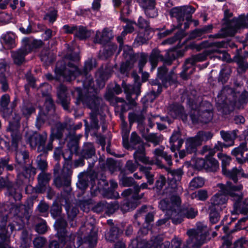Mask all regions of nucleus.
<instances>
[{
	"instance_id": "nucleus-1",
	"label": "nucleus",
	"mask_w": 248,
	"mask_h": 248,
	"mask_svg": "<svg viewBox=\"0 0 248 248\" xmlns=\"http://www.w3.org/2000/svg\"><path fill=\"white\" fill-rule=\"evenodd\" d=\"M79 60L78 54L74 53L66 56L64 60L59 61L56 64L55 70L57 78L62 77L63 80L70 81L77 77V81L81 80L82 83L83 90H82L79 87L82 94H91L89 92L90 88L94 89L95 93H98V89L105 86V82L108 79V75L101 72H98L96 76H98V78L96 80L97 87H94L93 78L89 72L96 67V60L93 59L88 60L85 62L84 66L81 70H79L74 63Z\"/></svg>"
},
{
	"instance_id": "nucleus-2",
	"label": "nucleus",
	"mask_w": 248,
	"mask_h": 248,
	"mask_svg": "<svg viewBox=\"0 0 248 248\" xmlns=\"http://www.w3.org/2000/svg\"><path fill=\"white\" fill-rule=\"evenodd\" d=\"M94 89L90 88V94H82L79 88H77L72 93L73 95L76 98V103L78 105L82 103L92 109L90 113L91 127L92 129L97 130L99 128L97 115L99 109L103 107L102 98L95 93Z\"/></svg>"
},
{
	"instance_id": "nucleus-3",
	"label": "nucleus",
	"mask_w": 248,
	"mask_h": 248,
	"mask_svg": "<svg viewBox=\"0 0 248 248\" xmlns=\"http://www.w3.org/2000/svg\"><path fill=\"white\" fill-rule=\"evenodd\" d=\"M217 186L219 188V192L215 194L210 199V207L217 209H222L228 200L227 195H229L233 201H238L241 197L242 188L241 185L234 186L231 182H227L225 185L220 183Z\"/></svg>"
},
{
	"instance_id": "nucleus-4",
	"label": "nucleus",
	"mask_w": 248,
	"mask_h": 248,
	"mask_svg": "<svg viewBox=\"0 0 248 248\" xmlns=\"http://www.w3.org/2000/svg\"><path fill=\"white\" fill-rule=\"evenodd\" d=\"M187 233L189 239L186 241V244L184 245L182 248H189V246L196 248L201 246L209 239V229L202 222L197 223L196 229L188 230ZM171 243L172 248H181V240L175 238L172 240Z\"/></svg>"
},
{
	"instance_id": "nucleus-5",
	"label": "nucleus",
	"mask_w": 248,
	"mask_h": 248,
	"mask_svg": "<svg viewBox=\"0 0 248 248\" xmlns=\"http://www.w3.org/2000/svg\"><path fill=\"white\" fill-rule=\"evenodd\" d=\"M70 144V143L68 144L70 152L67 158H66L65 154L63 155V158L65 159V163L63 165L62 173L60 176L57 177L54 180V183L56 186L58 188L62 186L65 187L66 188L67 193L70 191L71 176L72 173V171L69 168V166L71 165L72 155V152H76L78 150V143L76 140L74 141L73 145L72 146H71Z\"/></svg>"
},
{
	"instance_id": "nucleus-6",
	"label": "nucleus",
	"mask_w": 248,
	"mask_h": 248,
	"mask_svg": "<svg viewBox=\"0 0 248 248\" xmlns=\"http://www.w3.org/2000/svg\"><path fill=\"white\" fill-rule=\"evenodd\" d=\"M244 28H248V14L246 16H241L238 18H233L225 28H222L213 36L215 38H221L232 36L234 35L238 29Z\"/></svg>"
},
{
	"instance_id": "nucleus-7",
	"label": "nucleus",
	"mask_w": 248,
	"mask_h": 248,
	"mask_svg": "<svg viewBox=\"0 0 248 248\" xmlns=\"http://www.w3.org/2000/svg\"><path fill=\"white\" fill-rule=\"evenodd\" d=\"M218 49L206 50L202 53L197 55H192L187 59L183 66V70L180 74L181 77L184 79H186L195 71L193 67L194 64L198 62H201L205 61L207 57L214 52H218Z\"/></svg>"
},
{
	"instance_id": "nucleus-8",
	"label": "nucleus",
	"mask_w": 248,
	"mask_h": 248,
	"mask_svg": "<svg viewBox=\"0 0 248 248\" xmlns=\"http://www.w3.org/2000/svg\"><path fill=\"white\" fill-rule=\"evenodd\" d=\"M180 204V198L178 196H172L170 202L168 199H163L160 202L159 207L162 211H166V215L171 217L174 224H179L182 222V219L176 218L175 216L179 209Z\"/></svg>"
},
{
	"instance_id": "nucleus-9",
	"label": "nucleus",
	"mask_w": 248,
	"mask_h": 248,
	"mask_svg": "<svg viewBox=\"0 0 248 248\" xmlns=\"http://www.w3.org/2000/svg\"><path fill=\"white\" fill-rule=\"evenodd\" d=\"M217 156L221 161L223 174L228 178L232 180L234 183L237 182L238 175L244 177H247V175L244 173L243 170L240 167L238 168L234 167L231 170H227L226 167L229 165L231 159L230 156L222 153H218Z\"/></svg>"
},
{
	"instance_id": "nucleus-10",
	"label": "nucleus",
	"mask_w": 248,
	"mask_h": 248,
	"mask_svg": "<svg viewBox=\"0 0 248 248\" xmlns=\"http://www.w3.org/2000/svg\"><path fill=\"white\" fill-rule=\"evenodd\" d=\"M168 55L171 58H165L161 54V51L157 48L153 49L149 56V62L152 65L151 69H154L157 66L159 61L163 62L164 64L170 65L173 60L176 57L182 56L183 54L180 51H171Z\"/></svg>"
},
{
	"instance_id": "nucleus-11",
	"label": "nucleus",
	"mask_w": 248,
	"mask_h": 248,
	"mask_svg": "<svg viewBox=\"0 0 248 248\" xmlns=\"http://www.w3.org/2000/svg\"><path fill=\"white\" fill-rule=\"evenodd\" d=\"M162 237L158 236L147 243L145 240L139 241L138 239L132 240L129 248H170V243L166 241L160 244L162 242Z\"/></svg>"
},
{
	"instance_id": "nucleus-12",
	"label": "nucleus",
	"mask_w": 248,
	"mask_h": 248,
	"mask_svg": "<svg viewBox=\"0 0 248 248\" xmlns=\"http://www.w3.org/2000/svg\"><path fill=\"white\" fill-rule=\"evenodd\" d=\"M195 12V9L191 6H183L172 8L170 11L171 17L176 18L178 24L177 28H180L182 22L185 18L189 21L192 18V14Z\"/></svg>"
},
{
	"instance_id": "nucleus-13",
	"label": "nucleus",
	"mask_w": 248,
	"mask_h": 248,
	"mask_svg": "<svg viewBox=\"0 0 248 248\" xmlns=\"http://www.w3.org/2000/svg\"><path fill=\"white\" fill-rule=\"evenodd\" d=\"M95 219L91 217H88L84 225L81 228L82 231H84V229L87 228L86 233L88 235L84 239L83 243L88 245L90 248H93L96 244V230L95 229Z\"/></svg>"
},
{
	"instance_id": "nucleus-14",
	"label": "nucleus",
	"mask_w": 248,
	"mask_h": 248,
	"mask_svg": "<svg viewBox=\"0 0 248 248\" xmlns=\"http://www.w3.org/2000/svg\"><path fill=\"white\" fill-rule=\"evenodd\" d=\"M148 184L146 183H143L140 186L136 185L134 186V193L132 198L134 201L131 202L127 201L124 202L122 207V211L123 212H127L130 209H135L139 204V200L142 199L144 194L143 193L140 194V190L148 189Z\"/></svg>"
},
{
	"instance_id": "nucleus-15",
	"label": "nucleus",
	"mask_w": 248,
	"mask_h": 248,
	"mask_svg": "<svg viewBox=\"0 0 248 248\" xmlns=\"http://www.w3.org/2000/svg\"><path fill=\"white\" fill-rule=\"evenodd\" d=\"M229 91H231L229 88H223L216 98L217 107L223 114L228 113L231 107H232L231 104L229 103V101L226 96V93Z\"/></svg>"
},
{
	"instance_id": "nucleus-16",
	"label": "nucleus",
	"mask_w": 248,
	"mask_h": 248,
	"mask_svg": "<svg viewBox=\"0 0 248 248\" xmlns=\"http://www.w3.org/2000/svg\"><path fill=\"white\" fill-rule=\"evenodd\" d=\"M123 87L124 93L126 94V99L129 103L132 105H135L136 104L135 100L140 94V84L139 83H136L132 85L123 83Z\"/></svg>"
},
{
	"instance_id": "nucleus-17",
	"label": "nucleus",
	"mask_w": 248,
	"mask_h": 248,
	"mask_svg": "<svg viewBox=\"0 0 248 248\" xmlns=\"http://www.w3.org/2000/svg\"><path fill=\"white\" fill-rule=\"evenodd\" d=\"M47 137V135L46 132L42 134L35 132L29 137L28 141L31 148L37 147V151L40 152L44 149L43 144H45Z\"/></svg>"
},
{
	"instance_id": "nucleus-18",
	"label": "nucleus",
	"mask_w": 248,
	"mask_h": 248,
	"mask_svg": "<svg viewBox=\"0 0 248 248\" xmlns=\"http://www.w3.org/2000/svg\"><path fill=\"white\" fill-rule=\"evenodd\" d=\"M187 103L192 109L191 112H193L194 110H196L198 113L213 111L212 105L208 101H202L198 105L197 102H195L194 99L190 97L187 99Z\"/></svg>"
},
{
	"instance_id": "nucleus-19",
	"label": "nucleus",
	"mask_w": 248,
	"mask_h": 248,
	"mask_svg": "<svg viewBox=\"0 0 248 248\" xmlns=\"http://www.w3.org/2000/svg\"><path fill=\"white\" fill-rule=\"evenodd\" d=\"M57 93L58 103H60L64 109H68L70 98L68 96V91L66 87L63 85H60L57 88Z\"/></svg>"
},
{
	"instance_id": "nucleus-20",
	"label": "nucleus",
	"mask_w": 248,
	"mask_h": 248,
	"mask_svg": "<svg viewBox=\"0 0 248 248\" xmlns=\"http://www.w3.org/2000/svg\"><path fill=\"white\" fill-rule=\"evenodd\" d=\"M114 37L111 30L106 28L101 31H97L94 37L93 42L95 43L104 44L108 43Z\"/></svg>"
},
{
	"instance_id": "nucleus-21",
	"label": "nucleus",
	"mask_w": 248,
	"mask_h": 248,
	"mask_svg": "<svg viewBox=\"0 0 248 248\" xmlns=\"http://www.w3.org/2000/svg\"><path fill=\"white\" fill-rule=\"evenodd\" d=\"M213 117V111L198 113L196 110L190 112V117L193 124L199 122L207 123L212 120Z\"/></svg>"
},
{
	"instance_id": "nucleus-22",
	"label": "nucleus",
	"mask_w": 248,
	"mask_h": 248,
	"mask_svg": "<svg viewBox=\"0 0 248 248\" xmlns=\"http://www.w3.org/2000/svg\"><path fill=\"white\" fill-rule=\"evenodd\" d=\"M168 69L165 65L159 67L158 68L157 78L162 81V85L167 87L168 82H173L175 81L176 76L172 72L170 75H167Z\"/></svg>"
},
{
	"instance_id": "nucleus-23",
	"label": "nucleus",
	"mask_w": 248,
	"mask_h": 248,
	"mask_svg": "<svg viewBox=\"0 0 248 248\" xmlns=\"http://www.w3.org/2000/svg\"><path fill=\"white\" fill-rule=\"evenodd\" d=\"M135 150L136 151L133 154V157L136 163L140 161L143 163L150 165L155 163L153 159L150 160L149 158L145 155V149L144 145H140L139 147Z\"/></svg>"
},
{
	"instance_id": "nucleus-24",
	"label": "nucleus",
	"mask_w": 248,
	"mask_h": 248,
	"mask_svg": "<svg viewBox=\"0 0 248 248\" xmlns=\"http://www.w3.org/2000/svg\"><path fill=\"white\" fill-rule=\"evenodd\" d=\"M185 144V150L181 151L179 153L180 157H184L186 152L187 154L195 153L197 151V147L200 146L194 137L186 139Z\"/></svg>"
},
{
	"instance_id": "nucleus-25",
	"label": "nucleus",
	"mask_w": 248,
	"mask_h": 248,
	"mask_svg": "<svg viewBox=\"0 0 248 248\" xmlns=\"http://www.w3.org/2000/svg\"><path fill=\"white\" fill-rule=\"evenodd\" d=\"M123 145L124 147L127 149L134 150L137 149L140 145L144 144L140 137L136 132H133L131 134L130 141H128V140H124Z\"/></svg>"
},
{
	"instance_id": "nucleus-26",
	"label": "nucleus",
	"mask_w": 248,
	"mask_h": 248,
	"mask_svg": "<svg viewBox=\"0 0 248 248\" xmlns=\"http://www.w3.org/2000/svg\"><path fill=\"white\" fill-rule=\"evenodd\" d=\"M29 53L26 48L23 46L16 51L11 52V57L15 64L19 65L25 61V56Z\"/></svg>"
},
{
	"instance_id": "nucleus-27",
	"label": "nucleus",
	"mask_w": 248,
	"mask_h": 248,
	"mask_svg": "<svg viewBox=\"0 0 248 248\" xmlns=\"http://www.w3.org/2000/svg\"><path fill=\"white\" fill-rule=\"evenodd\" d=\"M170 115L173 118L180 117L183 122H186L187 115L185 113L182 106L179 104H173L170 107L169 112Z\"/></svg>"
},
{
	"instance_id": "nucleus-28",
	"label": "nucleus",
	"mask_w": 248,
	"mask_h": 248,
	"mask_svg": "<svg viewBox=\"0 0 248 248\" xmlns=\"http://www.w3.org/2000/svg\"><path fill=\"white\" fill-rule=\"evenodd\" d=\"M67 223L66 221L63 218H60L58 219L55 224V226L57 230V234L59 237V241H61L62 243L63 239H68L69 236L66 234V227Z\"/></svg>"
},
{
	"instance_id": "nucleus-29",
	"label": "nucleus",
	"mask_w": 248,
	"mask_h": 248,
	"mask_svg": "<svg viewBox=\"0 0 248 248\" xmlns=\"http://www.w3.org/2000/svg\"><path fill=\"white\" fill-rule=\"evenodd\" d=\"M170 150L174 152L176 150H179L182 147L184 141L181 138L179 131H174L170 138Z\"/></svg>"
},
{
	"instance_id": "nucleus-30",
	"label": "nucleus",
	"mask_w": 248,
	"mask_h": 248,
	"mask_svg": "<svg viewBox=\"0 0 248 248\" xmlns=\"http://www.w3.org/2000/svg\"><path fill=\"white\" fill-rule=\"evenodd\" d=\"M164 147L160 146L159 147L155 149L153 151L154 158L155 159V160L153 159L155 162L154 164L160 165V162L157 159V157L159 156L164 158L169 165L170 166L172 164L171 155H168L166 152L164 151Z\"/></svg>"
},
{
	"instance_id": "nucleus-31",
	"label": "nucleus",
	"mask_w": 248,
	"mask_h": 248,
	"mask_svg": "<svg viewBox=\"0 0 248 248\" xmlns=\"http://www.w3.org/2000/svg\"><path fill=\"white\" fill-rule=\"evenodd\" d=\"M104 207L106 208L107 214H112L119 208L120 205L116 201L110 203H106V204L99 203L96 205L95 209L97 212H101L104 209Z\"/></svg>"
},
{
	"instance_id": "nucleus-32",
	"label": "nucleus",
	"mask_w": 248,
	"mask_h": 248,
	"mask_svg": "<svg viewBox=\"0 0 248 248\" xmlns=\"http://www.w3.org/2000/svg\"><path fill=\"white\" fill-rule=\"evenodd\" d=\"M10 102V96L8 94L3 95L0 99V106L2 108V117L6 120L10 119L12 110L8 107Z\"/></svg>"
},
{
	"instance_id": "nucleus-33",
	"label": "nucleus",
	"mask_w": 248,
	"mask_h": 248,
	"mask_svg": "<svg viewBox=\"0 0 248 248\" xmlns=\"http://www.w3.org/2000/svg\"><path fill=\"white\" fill-rule=\"evenodd\" d=\"M8 68L6 62L2 61L0 62V83L1 84V90L6 92L9 89V86L5 73Z\"/></svg>"
},
{
	"instance_id": "nucleus-34",
	"label": "nucleus",
	"mask_w": 248,
	"mask_h": 248,
	"mask_svg": "<svg viewBox=\"0 0 248 248\" xmlns=\"http://www.w3.org/2000/svg\"><path fill=\"white\" fill-rule=\"evenodd\" d=\"M198 214V211L192 207L184 208L182 210L179 209L177 211L175 217L176 218H181L183 220V217H186L187 218H193Z\"/></svg>"
},
{
	"instance_id": "nucleus-35",
	"label": "nucleus",
	"mask_w": 248,
	"mask_h": 248,
	"mask_svg": "<svg viewBox=\"0 0 248 248\" xmlns=\"http://www.w3.org/2000/svg\"><path fill=\"white\" fill-rule=\"evenodd\" d=\"M95 154V149L92 143H86L83 145L81 152V156L85 159L92 158Z\"/></svg>"
},
{
	"instance_id": "nucleus-36",
	"label": "nucleus",
	"mask_w": 248,
	"mask_h": 248,
	"mask_svg": "<svg viewBox=\"0 0 248 248\" xmlns=\"http://www.w3.org/2000/svg\"><path fill=\"white\" fill-rule=\"evenodd\" d=\"M10 116H12V119L9 121V125L7 128V130L9 131L18 130L20 126L21 117L20 115L16 113L13 114L12 113Z\"/></svg>"
},
{
	"instance_id": "nucleus-37",
	"label": "nucleus",
	"mask_w": 248,
	"mask_h": 248,
	"mask_svg": "<svg viewBox=\"0 0 248 248\" xmlns=\"http://www.w3.org/2000/svg\"><path fill=\"white\" fill-rule=\"evenodd\" d=\"M119 51H123V56L125 60L136 62V56L133 48L129 46H120Z\"/></svg>"
},
{
	"instance_id": "nucleus-38",
	"label": "nucleus",
	"mask_w": 248,
	"mask_h": 248,
	"mask_svg": "<svg viewBox=\"0 0 248 248\" xmlns=\"http://www.w3.org/2000/svg\"><path fill=\"white\" fill-rule=\"evenodd\" d=\"M15 35L11 32H7L3 35L1 37V42L7 47V48H12L16 46Z\"/></svg>"
},
{
	"instance_id": "nucleus-39",
	"label": "nucleus",
	"mask_w": 248,
	"mask_h": 248,
	"mask_svg": "<svg viewBox=\"0 0 248 248\" xmlns=\"http://www.w3.org/2000/svg\"><path fill=\"white\" fill-rule=\"evenodd\" d=\"M36 169L31 166L29 167H23V171L22 173H19L17 175L18 179L21 180V183H23L24 179H27L34 176L36 174Z\"/></svg>"
},
{
	"instance_id": "nucleus-40",
	"label": "nucleus",
	"mask_w": 248,
	"mask_h": 248,
	"mask_svg": "<svg viewBox=\"0 0 248 248\" xmlns=\"http://www.w3.org/2000/svg\"><path fill=\"white\" fill-rule=\"evenodd\" d=\"M238 130H234L232 131H225L221 130L220 134L221 138L226 142H230V146L234 144V140L237 137Z\"/></svg>"
},
{
	"instance_id": "nucleus-41",
	"label": "nucleus",
	"mask_w": 248,
	"mask_h": 248,
	"mask_svg": "<svg viewBox=\"0 0 248 248\" xmlns=\"http://www.w3.org/2000/svg\"><path fill=\"white\" fill-rule=\"evenodd\" d=\"M23 41L24 46L29 52L34 48L41 47L43 45V42L40 40H31L28 38H25L23 39Z\"/></svg>"
},
{
	"instance_id": "nucleus-42",
	"label": "nucleus",
	"mask_w": 248,
	"mask_h": 248,
	"mask_svg": "<svg viewBox=\"0 0 248 248\" xmlns=\"http://www.w3.org/2000/svg\"><path fill=\"white\" fill-rule=\"evenodd\" d=\"M51 178V174L49 173L42 172L37 177L38 186L40 190H43L45 186L49 182Z\"/></svg>"
},
{
	"instance_id": "nucleus-43",
	"label": "nucleus",
	"mask_w": 248,
	"mask_h": 248,
	"mask_svg": "<svg viewBox=\"0 0 248 248\" xmlns=\"http://www.w3.org/2000/svg\"><path fill=\"white\" fill-rule=\"evenodd\" d=\"M219 169L217 161L212 157L206 156L205 163V170L208 171H216Z\"/></svg>"
},
{
	"instance_id": "nucleus-44",
	"label": "nucleus",
	"mask_w": 248,
	"mask_h": 248,
	"mask_svg": "<svg viewBox=\"0 0 248 248\" xmlns=\"http://www.w3.org/2000/svg\"><path fill=\"white\" fill-rule=\"evenodd\" d=\"M7 194L13 198L15 201L20 200L22 198L21 188L17 186H12V184L8 187Z\"/></svg>"
},
{
	"instance_id": "nucleus-45",
	"label": "nucleus",
	"mask_w": 248,
	"mask_h": 248,
	"mask_svg": "<svg viewBox=\"0 0 248 248\" xmlns=\"http://www.w3.org/2000/svg\"><path fill=\"white\" fill-rule=\"evenodd\" d=\"M21 112L23 115L28 118L35 112V108L33 104L28 101H24L20 107Z\"/></svg>"
},
{
	"instance_id": "nucleus-46",
	"label": "nucleus",
	"mask_w": 248,
	"mask_h": 248,
	"mask_svg": "<svg viewBox=\"0 0 248 248\" xmlns=\"http://www.w3.org/2000/svg\"><path fill=\"white\" fill-rule=\"evenodd\" d=\"M31 237L26 230H23L20 237V248H29L31 246Z\"/></svg>"
},
{
	"instance_id": "nucleus-47",
	"label": "nucleus",
	"mask_w": 248,
	"mask_h": 248,
	"mask_svg": "<svg viewBox=\"0 0 248 248\" xmlns=\"http://www.w3.org/2000/svg\"><path fill=\"white\" fill-rule=\"evenodd\" d=\"M91 35L90 31L88 30L86 27L83 26H77L75 33V36L79 40H84Z\"/></svg>"
},
{
	"instance_id": "nucleus-48",
	"label": "nucleus",
	"mask_w": 248,
	"mask_h": 248,
	"mask_svg": "<svg viewBox=\"0 0 248 248\" xmlns=\"http://www.w3.org/2000/svg\"><path fill=\"white\" fill-rule=\"evenodd\" d=\"M122 232L115 226H113L110 229L109 232L106 234V239L107 241L112 242L117 240Z\"/></svg>"
},
{
	"instance_id": "nucleus-49",
	"label": "nucleus",
	"mask_w": 248,
	"mask_h": 248,
	"mask_svg": "<svg viewBox=\"0 0 248 248\" xmlns=\"http://www.w3.org/2000/svg\"><path fill=\"white\" fill-rule=\"evenodd\" d=\"M90 178V176L88 173H80L78 175L79 180L77 184L78 187L81 190L85 189L88 186V181Z\"/></svg>"
},
{
	"instance_id": "nucleus-50",
	"label": "nucleus",
	"mask_w": 248,
	"mask_h": 248,
	"mask_svg": "<svg viewBox=\"0 0 248 248\" xmlns=\"http://www.w3.org/2000/svg\"><path fill=\"white\" fill-rule=\"evenodd\" d=\"M139 163L129 160L126 161L124 169L121 170V173L129 174L134 172L138 168Z\"/></svg>"
},
{
	"instance_id": "nucleus-51",
	"label": "nucleus",
	"mask_w": 248,
	"mask_h": 248,
	"mask_svg": "<svg viewBox=\"0 0 248 248\" xmlns=\"http://www.w3.org/2000/svg\"><path fill=\"white\" fill-rule=\"evenodd\" d=\"M242 198V194H241V198L238 201H234V211L232 213L235 214H247L248 213V207L247 206L243 205L242 203L241 199Z\"/></svg>"
},
{
	"instance_id": "nucleus-52",
	"label": "nucleus",
	"mask_w": 248,
	"mask_h": 248,
	"mask_svg": "<svg viewBox=\"0 0 248 248\" xmlns=\"http://www.w3.org/2000/svg\"><path fill=\"white\" fill-rule=\"evenodd\" d=\"M212 137L213 134L211 132L205 131H199L194 136V138L200 146L202 144V142L206 141L211 139Z\"/></svg>"
},
{
	"instance_id": "nucleus-53",
	"label": "nucleus",
	"mask_w": 248,
	"mask_h": 248,
	"mask_svg": "<svg viewBox=\"0 0 248 248\" xmlns=\"http://www.w3.org/2000/svg\"><path fill=\"white\" fill-rule=\"evenodd\" d=\"M212 137L213 134L211 132L205 131H199L194 136V138L200 146L202 144V142L206 141L211 139Z\"/></svg>"
},
{
	"instance_id": "nucleus-54",
	"label": "nucleus",
	"mask_w": 248,
	"mask_h": 248,
	"mask_svg": "<svg viewBox=\"0 0 248 248\" xmlns=\"http://www.w3.org/2000/svg\"><path fill=\"white\" fill-rule=\"evenodd\" d=\"M126 174L120 173L119 176L120 185L125 187L131 186L134 185L135 181L132 177L126 176Z\"/></svg>"
},
{
	"instance_id": "nucleus-55",
	"label": "nucleus",
	"mask_w": 248,
	"mask_h": 248,
	"mask_svg": "<svg viewBox=\"0 0 248 248\" xmlns=\"http://www.w3.org/2000/svg\"><path fill=\"white\" fill-rule=\"evenodd\" d=\"M231 72V69L229 66H224L220 72L218 81L221 82L223 84L226 83L229 78Z\"/></svg>"
},
{
	"instance_id": "nucleus-56",
	"label": "nucleus",
	"mask_w": 248,
	"mask_h": 248,
	"mask_svg": "<svg viewBox=\"0 0 248 248\" xmlns=\"http://www.w3.org/2000/svg\"><path fill=\"white\" fill-rule=\"evenodd\" d=\"M209 219L211 223L215 224L217 223L220 219L219 211L222 210L217 209L214 207L209 206Z\"/></svg>"
},
{
	"instance_id": "nucleus-57",
	"label": "nucleus",
	"mask_w": 248,
	"mask_h": 248,
	"mask_svg": "<svg viewBox=\"0 0 248 248\" xmlns=\"http://www.w3.org/2000/svg\"><path fill=\"white\" fill-rule=\"evenodd\" d=\"M68 124L67 123H57L56 124V130H52L51 133H54V136L56 138L60 139L62 136V132L63 130L67 128Z\"/></svg>"
},
{
	"instance_id": "nucleus-58",
	"label": "nucleus",
	"mask_w": 248,
	"mask_h": 248,
	"mask_svg": "<svg viewBox=\"0 0 248 248\" xmlns=\"http://www.w3.org/2000/svg\"><path fill=\"white\" fill-rule=\"evenodd\" d=\"M16 159L17 163L21 165L22 166L24 165L26 160L28 158V153L25 150L18 151L16 150Z\"/></svg>"
},
{
	"instance_id": "nucleus-59",
	"label": "nucleus",
	"mask_w": 248,
	"mask_h": 248,
	"mask_svg": "<svg viewBox=\"0 0 248 248\" xmlns=\"http://www.w3.org/2000/svg\"><path fill=\"white\" fill-rule=\"evenodd\" d=\"M12 134V147L16 150L18 145L20 143L22 139L21 134L17 131H11Z\"/></svg>"
},
{
	"instance_id": "nucleus-60",
	"label": "nucleus",
	"mask_w": 248,
	"mask_h": 248,
	"mask_svg": "<svg viewBox=\"0 0 248 248\" xmlns=\"http://www.w3.org/2000/svg\"><path fill=\"white\" fill-rule=\"evenodd\" d=\"M246 141L242 142L238 147L234 148L232 151V155L237 157L238 155L243 156L244 153L248 150Z\"/></svg>"
},
{
	"instance_id": "nucleus-61",
	"label": "nucleus",
	"mask_w": 248,
	"mask_h": 248,
	"mask_svg": "<svg viewBox=\"0 0 248 248\" xmlns=\"http://www.w3.org/2000/svg\"><path fill=\"white\" fill-rule=\"evenodd\" d=\"M183 174V170L181 169L170 170L168 171L169 178L174 180L175 182L180 181Z\"/></svg>"
},
{
	"instance_id": "nucleus-62",
	"label": "nucleus",
	"mask_w": 248,
	"mask_h": 248,
	"mask_svg": "<svg viewBox=\"0 0 248 248\" xmlns=\"http://www.w3.org/2000/svg\"><path fill=\"white\" fill-rule=\"evenodd\" d=\"M151 169V168L150 167H147L144 166H141L140 168V171L144 174L146 179H147V183L150 185H153L154 182L153 178L154 175L152 174L150 171Z\"/></svg>"
},
{
	"instance_id": "nucleus-63",
	"label": "nucleus",
	"mask_w": 248,
	"mask_h": 248,
	"mask_svg": "<svg viewBox=\"0 0 248 248\" xmlns=\"http://www.w3.org/2000/svg\"><path fill=\"white\" fill-rule=\"evenodd\" d=\"M41 59L46 62H51L54 60L53 54L48 50H43L40 54Z\"/></svg>"
},
{
	"instance_id": "nucleus-64",
	"label": "nucleus",
	"mask_w": 248,
	"mask_h": 248,
	"mask_svg": "<svg viewBox=\"0 0 248 248\" xmlns=\"http://www.w3.org/2000/svg\"><path fill=\"white\" fill-rule=\"evenodd\" d=\"M146 140L156 145L162 141L163 137L161 135L151 133L146 136Z\"/></svg>"
}]
</instances>
